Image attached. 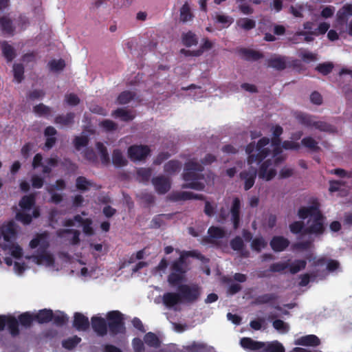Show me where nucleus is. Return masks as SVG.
<instances>
[{
    "label": "nucleus",
    "instance_id": "nucleus-1",
    "mask_svg": "<svg viewBox=\"0 0 352 352\" xmlns=\"http://www.w3.org/2000/svg\"><path fill=\"white\" fill-rule=\"evenodd\" d=\"M283 133V129L280 126L273 128L274 138L271 143L267 138H263L258 140L255 147L254 143L249 144L245 148V152L248 155L247 162L248 165L255 162H261L265 158L272 156L275 157L276 163H280L285 157L280 155L281 153L280 140L279 136Z\"/></svg>",
    "mask_w": 352,
    "mask_h": 352
},
{
    "label": "nucleus",
    "instance_id": "nucleus-2",
    "mask_svg": "<svg viewBox=\"0 0 352 352\" xmlns=\"http://www.w3.org/2000/svg\"><path fill=\"white\" fill-rule=\"evenodd\" d=\"M298 214L300 219L308 218L304 229L305 234L320 235L324 232L325 229L324 226V217L321 214L318 204L301 208Z\"/></svg>",
    "mask_w": 352,
    "mask_h": 352
},
{
    "label": "nucleus",
    "instance_id": "nucleus-3",
    "mask_svg": "<svg viewBox=\"0 0 352 352\" xmlns=\"http://www.w3.org/2000/svg\"><path fill=\"white\" fill-rule=\"evenodd\" d=\"M48 245V236L46 233L38 234L36 238L33 239L30 243V247L32 249L38 248V252L36 254L26 257L29 263L48 267H54V257L46 250Z\"/></svg>",
    "mask_w": 352,
    "mask_h": 352
},
{
    "label": "nucleus",
    "instance_id": "nucleus-4",
    "mask_svg": "<svg viewBox=\"0 0 352 352\" xmlns=\"http://www.w3.org/2000/svg\"><path fill=\"white\" fill-rule=\"evenodd\" d=\"M204 170L201 164L197 161L190 160L185 164L183 179L186 182L182 186V188H192L196 190H202L205 184L201 181L204 175L201 173Z\"/></svg>",
    "mask_w": 352,
    "mask_h": 352
},
{
    "label": "nucleus",
    "instance_id": "nucleus-5",
    "mask_svg": "<svg viewBox=\"0 0 352 352\" xmlns=\"http://www.w3.org/2000/svg\"><path fill=\"white\" fill-rule=\"evenodd\" d=\"M179 257L173 261L170 266L171 272L168 276V282L172 286H176L184 280L188 270L185 258L188 256H195L194 252H179Z\"/></svg>",
    "mask_w": 352,
    "mask_h": 352
},
{
    "label": "nucleus",
    "instance_id": "nucleus-6",
    "mask_svg": "<svg viewBox=\"0 0 352 352\" xmlns=\"http://www.w3.org/2000/svg\"><path fill=\"white\" fill-rule=\"evenodd\" d=\"M34 205V197L32 195L24 196L19 202L21 211L19 212L16 218L23 224H29L32 217L36 218L39 216L38 208H32Z\"/></svg>",
    "mask_w": 352,
    "mask_h": 352
},
{
    "label": "nucleus",
    "instance_id": "nucleus-7",
    "mask_svg": "<svg viewBox=\"0 0 352 352\" xmlns=\"http://www.w3.org/2000/svg\"><path fill=\"white\" fill-rule=\"evenodd\" d=\"M1 234L3 236L6 244L2 245L3 248H7V254H10L15 258L21 257L22 255V249L17 245L12 243V240L16 235L15 224L10 222L2 227Z\"/></svg>",
    "mask_w": 352,
    "mask_h": 352
},
{
    "label": "nucleus",
    "instance_id": "nucleus-8",
    "mask_svg": "<svg viewBox=\"0 0 352 352\" xmlns=\"http://www.w3.org/2000/svg\"><path fill=\"white\" fill-rule=\"evenodd\" d=\"M296 119L297 121L307 127L315 128L321 131L333 132V127L328 123L318 120L314 116L303 113H296Z\"/></svg>",
    "mask_w": 352,
    "mask_h": 352
},
{
    "label": "nucleus",
    "instance_id": "nucleus-9",
    "mask_svg": "<svg viewBox=\"0 0 352 352\" xmlns=\"http://www.w3.org/2000/svg\"><path fill=\"white\" fill-rule=\"evenodd\" d=\"M183 302L192 303L197 301L201 295V287L197 284L181 285L178 287Z\"/></svg>",
    "mask_w": 352,
    "mask_h": 352
},
{
    "label": "nucleus",
    "instance_id": "nucleus-10",
    "mask_svg": "<svg viewBox=\"0 0 352 352\" xmlns=\"http://www.w3.org/2000/svg\"><path fill=\"white\" fill-rule=\"evenodd\" d=\"M272 158L273 160L268 159L261 163L258 170V177L266 182L272 180L277 175L276 165L279 163L275 162V157Z\"/></svg>",
    "mask_w": 352,
    "mask_h": 352
},
{
    "label": "nucleus",
    "instance_id": "nucleus-11",
    "mask_svg": "<svg viewBox=\"0 0 352 352\" xmlns=\"http://www.w3.org/2000/svg\"><path fill=\"white\" fill-rule=\"evenodd\" d=\"M108 325L111 333H124L125 327L122 314L118 311H112L107 314Z\"/></svg>",
    "mask_w": 352,
    "mask_h": 352
},
{
    "label": "nucleus",
    "instance_id": "nucleus-12",
    "mask_svg": "<svg viewBox=\"0 0 352 352\" xmlns=\"http://www.w3.org/2000/svg\"><path fill=\"white\" fill-rule=\"evenodd\" d=\"M75 221L81 224L83 232L85 234H94V229L91 227L92 221L90 219H83L80 214L76 215L73 219H69L65 220L63 223V226L65 227L74 226H75Z\"/></svg>",
    "mask_w": 352,
    "mask_h": 352
},
{
    "label": "nucleus",
    "instance_id": "nucleus-13",
    "mask_svg": "<svg viewBox=\"0 0 352 352\" xmlns=\"http://www.w3.org/2000/svg\"><path fill=\"white\" fill-rule=\"evenodd\" d=\"M150 149L147 146L133 145L129 148L128 155L133 161H141L149 153Z\"/></svg>",
    "mask_w": 352,
    "mask_h": 352
},
{
    "label": "nucleus",
    "instance_id": "nucleus-14",
    "mask_svg": "<svg viewBox=\"0 0 352 352\" xmlns=\"http://www.w3.org/2000/svg\"><path fill=\"white\" fill-rule=\"evenodd\" d=\"M58 237L65 242L72 245H77L80 241V232L73 229H61L57 232Z\"/></svg>",
    "mask_w": 352,
    "mask_h": 352
},
{
    "label": "nucleus",
    "instance_id": "nucleus-15",
    "mask_svg": "<svg viewBox=\"0 0 352 352\" xmlns=\"http://www.w3.org/2000/svg\"><path fill=\"white\" fill-rule=\"evenodd\" d=\"M256 173V168L252 166L240 173L239 177L241 180L243 182L244 189L245 190H250L254 186Z\"/></svg>",
    "mask_w": 352,
    "mask_h": 352
},
{
    "label": "nucleus",
    "instance_id": "nucleus-16",
    "mask_svg": "<svg viewBox=\"0 0 352 352\" xmlns=\"http://www.w3.org/2000/svg\"><path fill=\"white\" fill-rule=\"evenodd\" d=\"M169 199L174 201H186L190 199H204L202 195L195 194L191 192L175 191L169 195Z\"/></svg>",
    "mask_w": 352,
    "mask_h": 352
},
{
    "label": "nucleus",
    "instance_id": "nucleus-17",
    "mask_svg": "<svg viewBox=\"0 0 352 352\" xmlns=\"http://www.w3.org/2000/svg\"><path fill=\"white\" fill-rule=\"evenodd\" d=\"M155 190L160 194H165L170 188V182L164 176H157L152 179Z\"/></svg>",
    "mask_w": 352,
    "mask_h": 352
},
{
    "label": "nucleus",
    "instance_id": "nucleus-18",
    "mask_svg": "<svg viewBox=\"0 0 352 352\" xmlns=\"http://www.w3.org/2000/svg\"><path fill=\"white\" fill-rule=\"evenodd\" d=\"M7 326L10 333L13 336L19 334L18 321L16 318L11 316H0V331Z\"/></svg>",
    "mask_w": 352,
    "mask_h": 352
},
{
    "label": "nucleus",
    "instance_id": "nucleus-19",
    "mask_svg": "<svg viewBox=\"0 0 352 352\" xmlns=\"http://www.w3.org/2000/svg\"><path fill=\"white\" fill-rule=\"evenodd\" d=\"M241 346L245 350L252 352H261V348L263 342H258L252 340L250 338H243L240 340Z\"/></svg>",
    "mask_w": 352,
    "mask_h": 352
},
{
    "label": "nucleus",
    "instance_id": "nucleus-20",
    "mask_svg": "<svg viewBox=\"0 0 352 352\" xmlns=\"http://www.w3.org/2000/svg\"><path fill=\"white\" fill-rule=\"evenodd\" d=\"M240 209L241 201L239 198L234 197L232 202L230 212L231 214V220L235 229L238 228L240 221Z\"/></svg>",
    "mask_w": 352,
    "mask_h": 352
},
{
    "label": "nucleus",
    "instance_id": "nucleus-21",
    "mask_svg": "<svg viewBox=\"0 0 352 352\" xmlns=\"http://www.w3.org/2000/svg\"><path fill=\"white\" fill-rule=\"evenodd\" d=\"M91 326L94 331L99 336H104L107 333L106 321L101 317H92Z\"/></svg>",
    "mask_w": 352,
    "mask_h": 352
},
{
    "label": "nucleus",
    "instance_id": "nucleus-22",
    "mask_svg": "<svg viewBox=\"0 0 352 352\" xmlns=\"http://www.w3.org/2000/svg\"><path fill=\"white\" fill-rule=\"evenodd\" d=\"M163 302L168 308H173L178 303L182 302V298L179 293L168 292L163 295Z\"/></svg>",
    "mask_w": 352,
    "mask_h": 352
},
{
    "label": "nucleus",
    "instance_id": "nucleus-23",
    "mask_svg": "<svg viewBox=\"0 0 352 352\" xmlns=\"http://www.w3.org/2000/svg\"><path fill=\"white\" fill-rule=\"evenodd\" d=\"M212 19L216 23L220 24L223 28L229 27L234 22L232 16L223 12H214L212 15Z\"/></svg>",
    "mask_w": 352,
    "mask_h": 352
},
{
    "label": "nucleus",
    "instance_id": "nucleus-24",
    "mask_svg": "<svg viewBox=\"0 0 352 352\" xmlns=\"http://www.w3.org/2000/svg\"><path fill=\"white\" fill-rule=\"evenodd\" d=\"M289 241L283 236H274L270 241V245L275 252H282L288 247Z\"/></svg>",
    "mask_w": 352,
    "mask_h": 352
},
{
    "label": "nucleus",
    "instance_id": "nucleus-25",
    "mask_svg": "<svg viewBox=\"0 0 352 352\" xmlns=\"http://www.w3.org/2000/svg\"><path fill=\"white\" fill-rule=\"evenodd\" d=\"M74 326L78 331H86L89 327L88 318L82 314L76 313L74 315Z\"/></svg>",
    "mask_w": 352,
    "mask_h": 352
},
{
    "label": "nucleus",
    "instance_id": "nucleus-26",
    "mask_svg": "<svg viewBox=\"0 0 352 352\" xmlns=\"http://www.w3.org/2000/svg\"><path fill=\"white\" fill-rule=\"evenodd\" d=\"M320 343L319 338L315 335H308L302 336L295 340L294 344L296 345L303 346H318Z\"/></svg>",
    "mask_w": 352,
    "mask_h": 352
},
{
    "label": "nucleus",
    "instance_id": "nucleus-27",
    "mask_svg": "<svg viewBox=\"0 0 352 352\" xmlns=\"http://www.w3.org/2000/svg\"><path fill=\"white\" fill-rule=\"evenodd\" d=\"M352 16V5L346 3L337 12L336 17L339 23H344Z\"/></svg>",
    "mask_w": 352,
    "mask_h": 352
},
{
    "label": "nucleus",
    "instance_id": "nucleus-28",
    "mask_svg": "<svg viewBox=\"0 0 352 352\" xmlns=\"http://www.w3.org/2000/svg\"><path fill=\"white\" fill-rule=\"evenodd\" d=\"M261 352H285L283 345L277 340L272 342H263Z\"/></svg>",
    "mask_w": 352,
    "mask_h": 352
},
{
    "label": "nucleus",
    "instance_id": "nucleus-29",
    "mask_svg": "<svg viewBox=\"0 0 352 352\" xmlns=\"http://www.w3.org/2000/svg\"><path fill=\"white\" fill-rule=\"evenodd\" d=\"M182 39L183 44L188 47L197 45L199 41V38L197 37V36L191 31L183 33L182 35Z\"/></svg>",
    "mask_w": 352,
    "mask_h": 352
},
{
    "label": "nucleus",
    "instance_id": "nucleus-30",
    "mask_svg": "<svg viewBox=\"0 0 352 352\" xmlns=\"http://www.w3.org/2000/svg\"><path fill=\"white\" fill-rule=\"evenodd\" d=\"M179 20L182 23H187L192 21L193 14L191 12L189 4L186 2L180 8Z\"/></svg>",
    "mask_w": 352,
    "mask_h": 352
},
{
    "label": "nucleus",
    "instance_id": "nucleus-31",
    "mask_svg": "<svg viewBox=\"0 0 352 352\" xmlns=\"http://www.w3.org/2000/svg\"><path fill=\"white\" fill-rule=\"evenodd\" d=\"M112 116L125 122L131 121L135 118V114L132 111L124 109H118L113 112Z\"/></svg>",
    "mask_w": 352,
    "mask_h": 352
},
{
    "label": "nucleus",
    "instance_id": "nucleus-32",
    "mask_svg": "<svg viewBox=\"0 0 352 352\" xmlns=\"http://www.w3.org/2000/svg\"><path fill=\"white\" fill-rule=\"evenodd\" d=\"M144 341L148 346L153 349L158 348L161 344L159 338L152 332H148L144 336Z\"/></svg>",
    "mask_w": 352,
    "mask_h": 352
},
{
    "label": "nucleus",
    "instance_id": "nucleus-33",
    "mask_svg": "<svg viewBox=\"0 0 352 352\" xmlns=\"http://www.w3.org/2000/svg\"><path fill=\"white\" fill-rule=\"evenodd\" d=\"M240 54L246 60H256L262 58V54L257 51L242 48L239 50Z\"/></svg>",
    "mask_w": 352,
    "mask_h": 352
},
{
    "label": "nucleus",
    "instance_id": "nucleus-34",
    "mask_svg": "<svg viewBox=\"0 0 352 352\" xmlns=\"http://www.w3.org/2000/svg\"><path fill=\"white\" fill-rule=\"evenodd\" d=\"M268 66L277 70H282L286 67V61L283 57L274 56L268 60Z\"/></svg>",
    "mask_w": 352,
    "mask_h": 352
},
{
    "label": "nucleus",
    "instance_id": "nucleus-35",
    "mask_svg": "<svg viewBox=\"0 0 352 352\" xmlns=\"http://www.w3.org/2000/svg\"><path fill=\"white\" fill-rule=\"evenodd\" d=\"M74 113H69L66 115H61L56 117L55 123L61 126H69L74 122Z\"/></svg>",
    "mask_w": 352,
    "mask_h": 352
},
{
    "label": "nucleus",
    "instance_id": "nucleus-36",
    "mask_svg": "<svg viewBox=\"0 0 352 352\" xmlns=\"http://www.w3.org/2000/svg\"><path fill=\"white\" fill-rule=\"evenodd\" d=\"M96 148L100 155L101 162L103 164H108L110 162L109 153L107 147L101 142L96 144Z\"/></svg>",
    "mask_w": 352,
    "mask_h": 352
},
{
    "label": "nucleus",
    "instance_id": "nucleus-37",
    "mask_svg": "<svg viewBox=\"0 0 352 352\" xmlns=\"http://www.w3.org/2000/svg\"><path fill=\"white\" fill-rule=\"evenodd\" d=\"M236 25L245 30H250L255 28L256 22L248 18H241L236 21Z\"/></svg>",
    "mask_w": 352,
    "mask_h": 352
},
{
    "label": "nucleus",
    "instance_id": "nucleus-38",
    "mask_svg": "<svg viewBox=\"0 0 352 352\" xmlns=\"http://www.w3.org/2000/svg\"><path fill=\"white\" fill-rule=\"evenodd\" d=\"M213 47V43L209 41L208 38H203L202 43L200 45L199 49L197 50H193L192 54H194V56H201L205 51H208L212 49Z\"/></svg>",
    "mask_w": 352,
    "mask_h": 352
},
{
    "label": "nucleus",
    "instance_id": "nucleus-39",
    "mask_svg": "<svg viewBox=\"0 0 352 352\" xmlns=\"http://www.w3.org/2000/svg\"><path fill=\"white\" fill-rule=\"evenodd\" d=\"M273 327L280 333H287L290 329L289 324L282 320L276 319L272 322Z\"/></svg>",
    "mask_w": 352,
    "mask_h": 352
},
{
    "label": "nucleus",
    "instance_id": "nucleus-40",
    "mask_svg": "<svg viewBox=\"0 0 352 352\" xmlns=\"http://www.w3.org/2000/svg\"><path fill=\"white\" fill-rule=\"evenodd\" d=\"M208 233L209 236L214 240L220 239L226 236V232L224 230L219 227H210L208 229Z\"/></svg>",
    "mask_w": 352,
    "mask_h": 352
},
{
    "label": "nucleus",
    "instance_id": "nucleus-41",
    "mask_svg": "<svg viewBox=\"0 0 352 352\" xmlns=\"http://www.w3.org/2000/svg\"><path fill=\"white\" fill-rule=\"evenodd\" d=\"M182 164L176 160H171L166 163L164 166V170L168 174H173L180 170Z\"/></svg>",
    "mask_w": 352,
    "mask_h": 352
},
{
    "label": "nucleus",
    "instance_id": "nucleus-42",
    "mask_svg": "<svg viewBox=\"0 0 352 352\" xmlns=\"http://www.w3.org/2000/svg\"><path fill=\"white\" fill-rule=\"evenodd\" d=\"M1 47L6 58L8 61H11L15 57L13 47L5 41L1 43Z\"/></svg>",
    "mask_w": 352,
    "mask_h": 352
},
{
    "label": "nucleus",
    "instance_id": "nucleus-43",
    "mask_svg": "<svg viewBox=\"0 0 352 352\" xmlns=\"http://www.w3.org/2000/svg\"><path fill=\"white\" fill-rule=\"evenodd\" d=\"M301 144L306 148L313 151H316L320 149V147L318 146V142L314 139L311 137H306L304 138L301 140Z\"/></svg>",
    "mask_w": 352,
    "mask_h": 352
},
{
    "label": "nucleus",
    "instance_id": "nucleus-44",
    "mask_svg": "<svg viewBox=\"0 0 352 352\" xmlns=\"http://www.w3.org/2000/svg\"><path fill=\"white\" fill-rule=\"evenodd\" d=\"M112 162L117 166H122L126 165L127 161L120 151L115 150L112 155Z\"/></svg>",
    "mask_w": 352,
    "mask_h": 352
},
{
    "label": "nucleus",
    "instance_id": "nucleus-45",
    "mask_svg": "<svg viewBox=\"0 0 352 352\" xmlns=\"http://www.w3.org/2000/svg\"><path fill=\"white\" fill-rule=\"evenodd\" d=\"M35 318L40 323H45L52 320V311L51 310L43 309L39 311Z\"/></svg>",
    "mask_w": 352,
    "mask_h": 352
},
{
    "label": "nucleus",
    "instance_id": "nucleus-46",
    "mask_svg": "<svg viewBox=\"0 0 352 352\" xmlns=\"http://www.w3.org/2000/svg\"><path fill=\"white\" fill-rule=\"evenodd\" d=\"M307 262L305 260H296L291 264H289V272L292 274H296L306 267Z\"/></svg>",
    "mask_w": 352,
    "mask_h": 352
},
{
    "label": "nucleus",
    "instance_id": "nucleus-47",
    "mask_svg": "<svg viewBox=\"0 0 352 352\" xmlns=\"http://www.w3.org/2000/svg\"><path fill=\"white\" fill-rule=\"evenodd\" d=\"M266 246L267 242L261 236L254 238L251 243V248L258 252H261Z\"/></svg>",
    "mask_w": 352,
    "mask_h": 352
},
{
    "label": "nucleus",
    "instance_id": "nucleus-48",
    "mask_svg": "<svg viewBox=\"0 0 352 352\" xmlns=\"http://www.w3.org/2000/svg\"><path fill=\"white\" fill-rule=\"evenodd\" d=\"M58 160L56 158L50 157L45 160L42 168V172L44 174L50 173L52 171V168L57 165Z\"/></svg>",
    "mask_w": 352,
    "mask_h": 352
},
{
    "label": "nucleus",
    "instance_id": "nucleus-49",
    "mask_svg": "<svg viewBox=\"0 0 352 352\" xmlns=\"http://www.w3.org/2000/svg\"><path fill=\"white\" fill-rule=\"evenodd\" d=\"M135 97V94L129 91L122 92L118 97L119 104H124L129 102Z\"/></svg>",
    "mask_w": 352,
    "mask_h": 352
},
{
    "label": "nucleus",
    "instance_id": "nucleus-50",
    "mask_svg": "<svg viewBox=\"0 0 352 352\" xmlns=\"http://www.w3.org/2000/svg\"><path fill=\"white\" fill-rule=\"evenodd\" d=\"M0 25L1 29L7 33H11L13 32L12 21L6 16H3L0 19Z\"/></svg>",
    "mask_w": 352,
    "mask_h": 352
},
{
    "label": "nucleus",
    "instance_id": "nucleus-51",
    "mask_svg": "<svg viewBox=\"0 0 352 352\" xmlns=\"http://www.w3.org/2000/svg\"><path fill=\"white\" fill-rule=\"evenodd\" d=\"M88 142L89 139L85 135L76 136L74 140V146L78 151H80L82 148L87 146Z\"/></svg>",
    "mask_w": 352,
    "mask_h": 352
},
{
    "label": "nucleus",
    "instance_id": "nucleus-52",
    "mask_svg": "<svg viewBox=\"0 0 352 352\" xmlns=\"http://www.w3.org/2000/svg\"><path fill=\"white\" fill-rule=\"evenodd\" d=\"M289 13H291L296 18H302L304 6L302 4H296L291 6L289 9Z\"/></svg>",
    "mask_w": 352,
    "mask_h": 352
},
{
    "label": "nucleus",
    "instance_id": "nucleus-53",
    "mask_svg": "<svg viewBox=\"0 0 352 352\" xmlns=\"http://www.w3.org/2000/svg\"><path fill=\"white\" fill-rule=\"evenodd\" d=\"M81 339L78 336H75L72 338H69L63 341V346L67 349H72L74 348L80 342Z\"/></svg>",
    "mask_w": 352,
    "mask_h": 352
},
{
    "label": "nucleus",
    "instance_id": "nucleus-54",
    "mask_svg": "<svg viewBox=\"0 0 352 352\" xmlns=\"http://www.w3.org/2000/svg\"><path fill=\"white\" fill-rule=\"evenodd\" d=\"M92 184L84 177H78L76 179V187L81 190H87Z\"/></svg>",
    "mask_w": 352,
    "mask_h": 352
},
{
    "label": "nucleus",
    "instance_id": "nucleus-55",
    "mask_svg": "<svg viewBox=\"0 0 352 352\" xmlns=\"http://www.w3.org/2000/svg\"><path fill=\"white\" fill-rule=\"evenodd\" d=\"M300 36H304V40L306 42H311L314 41L313 36H315L314 32H305V31H298L294 34L293 37V41L294 43H297V37Z\"/></svg>",
    "mask_w": 352,
    "mask_h": 352
},
{
    "label": "nucleus",
    "instance_id": "nucleus-56",
    "mask_svg": "<svg viewBox=\"0 0 352 352\" xmlns=\"http://www.w3.org/2000/svg\"><path fill=\"white\" fill-rule=\"evenodd\" d=\"M48 65L52 71L58 72L62 70L65 67V64L63 60L59 59L50 61Z\"/></svg>",
    "mask_w": 352,
    "mask_h": 352
},
{
    "label": "nucleus",
    "instance_id": "nucleus-57",
    "mask_svg": "<svg viewBox=\"0 0 352 352\" xmlns=\"http://www.w3.org/2000/svg\"><path fill=\"white\" fill-rule=\"evenodd\" d=\"M23 67L21 64H14L13 66V72H14V79L18 82H20L23 79Z\"/></svg>",
    "mask_w": 352,
    "mask_h": 352
},
{
    "label": "nucleus",
    "instance_id": "nucleus-58",
    "mask_svg": "<svg viewBox=\"0 0 352 352\" xmlns=\"http://www.w3.org/2000/svg\"><path fill=\"white\" fill-rule=\"evenodd\" d=\"M52 319L57 325H63L68 320V318L63 312H58L54 315L52 314Z\"/></svg>",
    "mask_w": 352,
    "mask_h": 352
},
{
    "label": "nucleus",
    "instance_id": "nucleus-59",
    "mask_svg": "<svg viewBox=\"0 0 352 352\" xmlns=\"http://www.w3.org/2000/svg\"><path fill=\"white\" fill-rule=\"evenodd\" d=\"M289 263L287 262H278L271 265L270 270L271 272H280L288 268Z\"/></svg>",
    "mask_w": 352,
    "mask_h": 352
},
{
    "label": "nucleus",
    "instance_id": "nucleus-60",
    "mask_svg": "<svg viewBox=\"0 0 352 352\" xmlns=\"http://www.w3.org/2000/svg\"><path fill=\"white\" fill-rule=\"evenodd\" d=\"M34 111L40 116L50 115L51 113L50 108L43 104H39L35 106L34 107Z\"/></svg>",
    "mask_w": 352,
    "mask_h": 352
},
{
    "label": "nucleus",
    "instance_id": "nucleus-61",
    "mask_svg": "<svg viewBox=\"0 0 352 352\" xmlns=\"http://www.w3.org/2000/svg\"><path fill=\"white\" fill-rule=\"evenodd\" d=\"M133 348L135 352H150L145 350L143 342L139 338L133 339Z\"/></svg>",
    "mask_w": 352,
    "mask_h": 352
},
{
    "label": "nucleus",
    "instance_id": "nucleus-62",
    "mask_svg": "<svg viewBox=\"0 0 352 352\" xmlns=\"http://www.w3.org/2000/svg\"><path fill=\"white\" fill-rule=\"evenodd\" d=\"M65 100L70 106H76L80 102L79 98L74 94H67L65 96Z\"/></svg>",
    "mask_w": 352,
    "mask_h": 352
},
{
    "label": "nucleus",
    "instance_id": "nucleus-63",
    "mask_svg": "<svg viewBox=\"0 0 352 352\" xmlns=\"http://www.w3.org/2000/svg\"><path fill=\"white\" fill-rule=\"evenodd\" d=\"M19 321L21 325L28 327L32 322V317L28 313H25L20 316Z\"/></svg>",
    "mask_w": 352,
    "mask_h": 352
},
{
    "label": "nucleus",
    "instance_id": "nucleus-64",
    "mask_svg": "<svg viewBox=\"0 0 352 352\" xmlns=\"http://www.w3.org/2000/svg\"><path fill=\"white\" fill-rule=\"evenodd\" d=\"M299 56L305 62H311L316 60V55L314 54L305 50L300 52Z\"/></svg>",
    "mask_w": 352,
    "mask_h": 352
}]
</instances>
